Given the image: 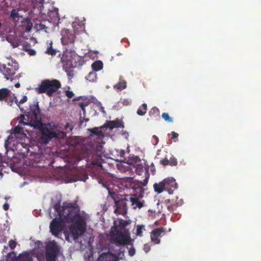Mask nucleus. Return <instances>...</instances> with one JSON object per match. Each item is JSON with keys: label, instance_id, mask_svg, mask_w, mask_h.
Wrapping results in <instances>:
<instances>
[{"label": "nucleus", "instance_id": "f257e3e1", "mask_svg": "<svg viewBox=\"0 0 261 261\" xmlns=\"http://www.w3.org/2000/svg\"><path fill=\"white\" fill-rule=\"evenodd\" d=\"M40 114V110L38 102H35L33 105H30V109L25 115H21V120L19 121V123L23 125H30L35 128L40 129L42 126V123Z\"/></svg>", "mask_w": 261, "mask_h": 261}, {"label": "nucleus", "instance_id": "f03ea898", "mask_svg": "<svg viewBox=\"0 0 261 261\" xmlns=\"http://www.w3.org/2000/svg\"><path fill=\"white\" fill-rule=\"evenodd\" d=\"M54 209L57 213L59 218L65 222L70 223L72 218L79 215L76 207L72 203L64 202L61 206L60 202L54 205Z\"/></svg>", "mask_w": 261, "mask_h": 261}, {"label": "nucleus", "instance_id": "7ed1b4c3", "mask_svg": "<svg viewBox=\"0 0 261 261\" xmlns=\"http://www.w3.org/2000/svg\"><path fill=\"white\" fill-rule=\"evenodd\" d=\"M72 223L68 226L69 233L74 240L77 239L80 236L83 235L86 230L87 222L85 216L80 214L72 218Z\"/></svg>", "mask_w": 261, "mask_h": 261}, {"label": "nucleus", "instance_id": "20e7f679", "mask_svg": "<svg viewBox=\"0 0 261 261\" xmlns=\"http://www.w3.org/2000/svg\"><path fill=\"white\" fill-rule=\"evenodd\" d=\"M108 198H111L114 201L115 214L123 216L127 214V206L129 204L128 195H125L123 198H120L115 192L109 191Z\"/></svg>", "mask_w": 261, "mask_h": 261}, {"label": "nucleus", "instance_id": "39448f33", "mask_svg": "<svg viewBox=\"0 0 261 261\" xmlns=\"http://www.w3.org/2000/svg\"><path fill=\"white\" fill-rule=\"evenodd\" d=\"M61 86L60 81L57 80H45L41 82L38 87L35 88V91L39 94L46 93L48 96H51Z\"/></svg>", "mask_w": 261, "mask_h": 261}, {"label": "nucleus", "instance_id": "423d86ee", "mask_svg": "<svg viewBox=\"0 0 261 261\" xmlns=\"http://www.w3.org/2000/svg\"><path fill=\"white\" fill-rule=\"evenodd\" d=\"M112 228L113 230L110 232L112 243L118 245H124L129 243L130 241V237L117 229L115 221Z\"/></svg>", "mask_w": 261, "mask_h": 261}, {"label": "nucleus", "instance_id": "0eeeda50", "mask_svg": "<svg viewBox=\"0 0 261 261\" xmlns=\"http://www.w3.org/2000/svg\"><path fill=\"white\" fill-rule=\"evenodd\" d=\"M60 249L55 241L49 242L45 249V258L46 261H57L59 254Z\"/></svg>", "mask_w": 261, "mask_h": 261}, {"label": "nucleus", "instance_id": "6e6552de", "mask_svg": "<svg viewBox=\"0 0 261 261\" xmlns=\"http://www.w3.org/2000/svg\"><path fill=\"white\" fill-rule=\"evenodd\" d=\"M18 70V66L12 64L8 63L7 65H0V72L3 73L7 80H12L13 76Z\"/></svg>", "mask_w": 261, "mask_h": 261}, {"label": "nucleus", "instance_id": "1a4fd4ad", "mask_svg": "<svg viewBox=\"0 0 261 261\" xmlns=\"http://www.w3.org/2000/svg\"><path fill=\"white\" fill-rule=\"evenodd\" d=\"M8 261H33V258L28 252L20 253L18 256L14 251H11L7 255Z\"/></svg>", "mask_w": 261, "mask_h": 261}, {"label": "nucleus", "instance_id": "9d476101", "mask_svg": "<svg viewBox=\"0 0 261 261\" xmlns=\"http://www.w3.org/2000/svg\"><path fill=\"white\" fill-rule=\"evenodd\" d=\"M62 220L59 218H54L50 222L49 228L51 234L58 236L64 228V225Z\"/></svg>", "mask_w": 261, "mask_h": 261}, {"label": "nucleus", "instance_id": "9b49d317", "mask_svg": "<svg viewBox=\"0 0 261 261\" xmlns=\"http://www.w3.org/2000/svg\"><path fill=\"white\" fill-rule=\"evenodd\" d=\"M136 172L138 175H141L143 172H144L145 178L143 180V181H139L137 184L134 186V188L137 189L139 188L140 190L141 191L143 187H145L147 184L148 183V179L149 177V173L147 170H144V167L142 166H137L136 168Z\"/></svg>", "mask_w": 261, "mask_h": 261}, {"label": "nucleus", "instance_id": "f8f14e48", "mask_svg": "<svg viewBox=\"0 0 261 261\" xmlns=\"http://www.w3.org/2000/svg\"><path fill=\"white\" fill-rule=\"evenodd\" d=\"M41 130V141L44 144H47L52 139L56 136V132L49 129L46 127H43L40 129Z\"/></svg>", "mask_w": 261, "mask_h": 261}, {"label": "nucleus", "instance_id": "ddd939ff", "mask_svg": "<svg viewBox=\"0 0 261 261\" xmlns=\"http://www.w3.org/2000/svg\"><path fill=\"white\" fill-rule=\"evenodd\" d=\"M129 204L134 209L137 208H141L145 205V201L141 200L137 194L128 195Z\"/></svg>", "mask_w": 261, "mask_h": 261}, {"label": "nucleus", "instance_id": "4468645a", "mask_svg": "<svg viewBox=\"0 0 261 261\" xmlns=\"http://www.w3.org/2000/svg\"><path fill=\"white\" fill-rule=\"evenodd\" d=\"M61 41L63 44L73 43L75 40V35L70 33L68 30H64L61 32Z\"/></svg>", "mask_w": 261, "mask_h": 261}, {"label": "nucleus", "instance_id": "2eb2a0df", "mask_svg": "<svg viewBox=\"0 0 261 261\" xmlns=\"http://www.w3.org/2000/svg\"><path fill=\"white\" fill-rule=\"evenodd\" d=\"M165 190L169 194H172L174 191L177 189V184L175 179L172 177L164 179Z\"/></svg>", "mask_w": 261, "mask_h": 261}, {"label": "nucleus", "instance_id": "dca6fc26", "mask_svg": "<svg viewBox=\"0 0 261 261\" xmlns=\"http://www.w3.org/2000/svg\"><path fill=\"white\" fill-rule=\"evenodd\" d=\"M48 17L49 18V21L50 22L53 23L54 28L56 26H58L60 20L58 9L55 8L53 10L50 11L48 12Z\"/></svg>", "mask_w": 261, "mask_h": 261}, {"label": "nucleus", "instance_id": "f3484780", "mask_svg": "<svg viewBox=\"0 0 261 261\" xmlns=\"http://www.w3.org/2000/svg\"><path fill=\"white\" fill-rule=\"evenodd\" d=\"M165 229L164 227H159L153 230L150 233L151 241L155 244H159L160 242L159 237H161L163 233H164Z\"/></svg>", "mask_w": 261, "mask_h": 261}, {"label": "nucleus", "instance_id": "a211bd4d", "mask_svg": "<svg viewBox=\"0 0 261 261\" xmlns=\"http://www.w3.org/2000/svg\"><path fill=\"white\" fill-rule=\"evenodd\" d=\"M118 257L113 253L108 252L102 253L98 257L97 261H118Z\"/></svg>", "mask_w": 261, "mask_h": 261}, {"label": "nucleus", "instance_id": "6ab92c4d", "mask_svg": "<svg viewBox=\"0 0 261 261\" xmlns=\"http://www.w3.org/2000/svg\"><path fill=\"white\" fill-rule=\"evenodd\" d=\"M106 126L110 129L114 128H124V125L122 121L118 119L113 121H108L107 122Z\"/></svg>", "mask_w": 261, "mask_h": 261}, {"label": "nucleus", "instance_id": "aec40b11", "mask_svg": "<svg viewBox=\"0 0 261 261\" xmlns=\"http://www.w3.org/2000/svg\"><path fill=\"white\" fill-rule=\"evenodd\" d=\"M165 186L164 179L159 183H155L153 185V188L155 192L158 194L161 193L163 191L165 190Z\"/></svg>", "mask_w": 261, "mask_h": 261}, {"label": "nucleus", "instance_id": "412c9836", "mask_svg": "<svg viewBox=\"0 0 261 261\" xmlns=\"http://www.w3.org/2000/svg\"><path fill=\"white\" fill-rule=\"evenodd\" d=\"M90 133V135L92 136H97L101 137L103 136V132L98 127H94L88 129Z\"/></svg>", "mask_w": 261, "mask_h": 261}, {"label": "nucleus", "instance_id": "4be33fe9", "mask_svg": "<svg viewBox=\"0 0 261 261\" xmlns=\"http://www.w3.org/2000/svg\"><path fill=\"white\" fill-rule=\"evenodd\" d=\"M10 90L6 88L0 89V101L5 100L8 96Z\"/></svg>", "mask_w": 261, "mask_h": 261}, {"label": "nucleus", "instance_id": "5701e85b", "mask_svg": "<svg viewBox=\"0 0 261 261\" xmlns=\"http://www.w3.org/2000/svg\"><path fill=\"white\" fill-rule=\"evenodd\" d=\"M126 87V82L124 80H120V82L113 86L114 89L121 91Z\"/></svg>", "mask_w": 261, "mask_h": 261}, {"label": "nucleus", "instance_id": "b1692460", "mask_svg": "<svg viewBox=\"0 0 261 261\" xmlns=\"http://www.w3.org/2000/svg\"><path fill=\"white\" fill-rule=\"evenodd\" d=\"M22 25L24 28L25 32H29L32 28L33 24L30 19L26 18L23 21H22Z\"/></svg>", "mask_w": 261, "mask_h": 261}, {"label": "nucleus", "instance_id": "393cba45", "mask_svg": "<svg viewBox=\"0 0 261 261\" xmlns=\"http://www.w3.org/2000/svg\"><path fill=\"white\" fill-rule=\"evenodd\" d=\"M147 110V105L146 103H143L137 110V113L138 115L144 116L146 114Z\"/></svg>", "mask_w": 261, "mask_h": 261}, {"label": "nucleus", "instance_id": "a878e982", "mask_svg": "<svg viewBox=\"0 0 261 261\" xmlns=\"http://www.w3.org/2000/svg\"><path fill=\"white\" fill-rule=\"evenodd\" d=\"M103 67L102 62L100 61H95L92 64V68L94 71H97Z\"/></svg>", "mask_w": 261, "mask_h": 261}, {"label": "nucleus", "instance_id": "bb28decb", "mask_svg": "<svg viewBox=\"0 0 261 261\" xmlns=\"http://www.w3.org/2000/svg\"><path fill=\"white\" fill-rule=\"evenodd\" d=\"M149 115L150 117H156L160 116V111L156 107L152 108L149 112Z\"/></svg>", "mask_w": 261, "mask_h": 261}, {"label": "nucleus", "instance_id": "cd10ccee", "mask_svg": "<svg viewBox=\"0 0 261 261\" xmlns=\"http://www.w3.org/2000/svg\"><path fill=\"white\" fill-rule=\"evenodd\" d=\"M45 53L49 55L55 56L57 53V50L53 48V43L49 44V46L47 48Z\"/></svg>", "mask_w": 261, "mask_h": 261}, {"label": "nucleus", "instance_id": "c85d7f7f", "mask_svg": "<svg viewBox=\"0 0 261 261\" xmlns=\"http://www.w3.org/2000/svg\"><path fill=\"white\" fill-rule=\"evenodd\" d=\"M171 200L170 199L166 200V202L167 204V209L170 212H173L178 207V205L176 204H170Z\"/></svg>", "mask_w": 261, "mask_h": 261}, {"label": "nucleus", "instance_id": "c756f323", "mask_svg": "<svg viewBox=\"0 0 261 261\" xmlns=\"http://www.w3.org/2000/svg\"><path fill=\"white\" fill-rule=\"evenodd\" d=\"M35 28L38 31L44 30L45 32H47L49 27L46 26V24H45L40 23H36L35 24Z\"/></svg>", "mask_w": 261, "mask_h": 261}, {"label": "nucleus", "instance_id": "7c9ffc66", "mask_svg": "<svg viewBox=\"0 0 261 261\" xmlns=\"http://www.w3.org/2000/svg\"><path fill=\"white\" fill-rule=\"evenodd\" d=\"M128 224V222L127 221L121 219L119 220V225L117 227L121 230H123Z\"/></svg>", "mask_w": 261, "mask_h": 261}, {"label": "nucleus", "instance_id": "2f4dec72", "mask_svg": "<svg viewBox=\"0 0 261 261\" xmlns=\"http://www.w3.org/2000/svg\"><path fill=\"white\" fill-rule=\"evenodd\" d=\"M145 230V226L143 225L137 226L136 234L137 236L142 237L143 236V230Z\"/></svg>", "mask_w": 261, "mask_h": 261}, {"label": "nucleus", "instance_id": "473e14b6", "mask_svg": "<svg viewBox=\"0 0 261 261\" xmlns=\"http://www.w3.org/2000/svg\"><path fill=\"white\" fill-rule=\"evenodd\" d=\"M27 100H28V97L25 95L23 96V97L22 98V99L19 101H18L16 99L15 102H16V105H17V106L20 108V111L21 112H22L23 109H21L20 108V105L23 103L24 102H26Z\"/></svg>", "mask_w": 261, "mask_h": 261}, {"label": "nucleus", "instance_id": "72a5a7b5", "mask_svg": "<svg viewBox=\"0 0 261 261\" xmlns=\"http://www.w3.org/2000/svg\"><path fill=\"white\" fill-rule=\"evenodd\" d=\"M162 117L166 121L168 122H172L173 119L172 118L169 116L167 113H163L162 115Z\"/></svg>", "mask_w": 261, "mask_h": 261}, {"label": "nucleus", "instance_id": "f704fd0d", "mask_svg": "<svg viewBox=\"0 0 261 261\" xmlns=\"http://www.w3.org/2000/svg\"><path fill=\"white\" fill-rule=\"evenodd\" d=\"M66 137V133L63 131H59L58 133L56 132V136L54 137L55 138L58 139H64Z\"/></svg>", "mask_w": 261, "mask_h": 261}, {"label": "nucleus", "instance_id": "c9c22d12", "mask_svg": "<svg viewBox=\"0 0 261 261\" xmlns=\"http://www.w3.org/2000/svg\"><path fill=\"white\" fill-rule=\"evenodd\" d=\"M101 158L100 156H99L97 158V159H96V160H93L92 161V164L94 165H96V166H99V167H102V165H101Z\"/></svg>", "mask_w": 261, "mask_h": 261}, {"label": "nucleus", "instance_id": "e433bc0d", "mask_svg": "<svg viewBox=\"0 0 261 261\" xmlns=\"http://www.w3.org/2000/svg\"><path fill=\"white\" fill-rule=\"evenodd\" d=\"M24 51L27 52L28 54L30 56H35L36 54V51L34 49L30 48H25Z\"/></svg>", "mask_w": 261, "mask_h": 261}, {"label": "nucleus", "instance_id": "4c0bfd02", "mask_svg": "<svg viewBox=\"0 0 261 261\" xmlns=\"http://www.w3.org/2000/svg\"><path fill=\"white\" fill-rule=\"evenodd\" d=\"M16 242L13 240H11L9 241V246L10 247V248L11 249H14L16 246Z\"/></svg>", "mask_w": 261, "mask_h": 261}, {"label": "nucleus", "instance_id": "58836bf2", "mask_svg": "<svg viewBox=\"0 0 261 261\" xmlns=\"http://www.w3.org/2000/svg\"><path fill=\"white\" fill-rule=\"evenodd\" d=\"M169 161V165L171 166H176L177 164V161L176 158L173 157L171 158Z\"/></svg>", "mask_w": 261, "mask_h": 261}, {"label": "nucleus", "instance_id": "ea45409f", "mask_svg": "<svg viewBox=\"0 0 261 261\" xmlns=\"http://www.w3.org/2000/svg\"><path fill=\"white\" fill-rule=\"evenodd\" d=\"M73 129V127L71 125H70L68 123H66V124L64 126V130L66 132H71Z\"/></svg>", "mask_w": 261, "mask_h": 261}, {"label": "nucleus", "instance_id": "a19ab883", "mask_svg": "<svg viewBox=\"0 0 261 261\" xmlns=\"http://www.w3.org/2000/svg\"><path fill=\"white\" fill-rule=\"evenodd\" d=\"M4 168L3 160L2 155L0 154V176L3 175L2 171Z\"/></svg>", "mask_w": 261, "mask_h": 261}, {"label": "nucleus", "instance_id": "79ce46f5", "mask_svg": "<svg viewBox=\"0 0 261 261\" xmlns=\"http://www.w3.org/2000/svg\"><path fill=\"white\" fill-rule=\"evenodd\" d=\"M11 44L13 48L17 47L20 45V42L18 41V39L16 38L14 41L12 42Z\"/></svg>", "mask_w": 261, "mask_h": 261}, {"label": "nucleus", "instance_id": "37998d69", "mask_svg": "<svg viewBox=\"0 0 261 261\" xmlns=\"http://www.w3.org/2000/svg\"><path fill=\"white\" fill-rule=\"evenodd\" d=\"M23 128L18 126H16L14 129V132L15 134H21L22 132Z\"/></svg>", "mask_w": 261, "mask_h": 261}, {"label": "nucleus", "instance_id": "c03bdc74", "mask_svg": "<svg viewBox=\"0 0 261 261\" xmlns=\"http://www.w3.org/2000/svg\"><path fill=\"white\" fill-rule=\"evenodd\" d=\"M12 139V137H11V136L9 135L5 141V146L6 149H7L9 145L10 144V139Z\"/></svg>", "mask_w": 261, "mask_h": 261}, {"label": "nucleus", "instance_id": "a18cd8bd", "mask_svg": "<svg viewBox=\"0 0 261 261\" xmlns=\"http://www.w3.org/2000/svg\"><path fill=\"white\" fill-rule=\"evenodd\" d=\"M65 95L68 98H71L74 94L72 91L67 90L65 91Z\"/></svg>", "mask_w": 261, "mask_h": 261}, {"label": "nucleus", "instance_id": "49530a36", "mask_svg": "<svg viewBox=\"0 0 261 261\" xmlns=\"http://www.w3.org/2000/svg\"><path fill=\"white\" fill-rule=\"evenodd\" d=\"M2 232H0V243H6L7 242V238L5 236L2 235Z\"/></svg>", "mask_w": 261, "mask_h": 261}, {"label": "nucleus", "instance_id": "de8ad7c7", "mask_svg": "<svg viewBox=\"0 0 261 261\" xmlns=\"http://www.w3.org/2000/svg\"><path fill=\"white\" fill-rule=\"evenodd\" d=\"M88 105L87 102H82L79 103V106L83 111H85V108Z\"/></svg>", "mask_w": 261, "mask_h": 261}, {"label": "nucleus", "instance_id": "09e8293b", "mask_svg": "<svg viewBox=\"0 0 261 261\" xmlns=\"http://www.w3.org/2000/svg\"><path fill=\"white\" fill-rule=\"evenodd\" d=\"M160 163L162 165H169V161L168 159H165L160 161Z\"/></svg>", "mask_w": 261, "mask_h": 261}, {"label": "nucleus", "instance_id": "8fccbe9b", "mask_svg": "<svg viewBox=\"0 0 261 261\" xmlns=\"http://www.w3.org/2000/svg\"><path fill=\"white\" fill-rule=\"evenodd\" d=\"M131 103V100L128 99H124L122 101V103L125 106L130 105Z\"/></svg>", "mask_w": 261, "mask_h": 261}, {"label": "nucleus", "instance_id": "3c124183", "mask_svg": "<svg viewBox=\"0 0 261 261\" xmlns=\"http://www.w3.org/2000/svg\"><path fill=\"white\" fill-rule=\"evenodd\" d=\"M171 139H174L176 138H177L178 137V134L177 133H175V132H172L171 133Z\"/></svg>", "mask_w": 261, "mask_h": 261}, {"label": "nucleus", "instance_id": "603ef678", "mask_svg": "<svg viewBox=\"0 0 261 261\" xmlns=\"http://www.w3.org/2000/svg\"><path fill=\"white\" fill-rule=\"evenodd\" d=\"M17 15H18V13L15 11V10L13 9L12 12H11V16L13 17V18H15V17H17Z\"/></svg>", "mask_w": 261, "mask_h": 261}, {"label": "nucleus", "instance_id": "864d4df0", "mask_svg": "<svg viewBox=\"0 0 261 261\" xmlns=\"http://www.w3.org/2000/svg\"><path fill=\"white\" fill-rule=\"evenodd\" d=\"M16 39V38H13L12 36H8L7 37V40L11 44L12 43V42L14 41Z\"/></svg>", "mask_w": 261, "mask_h": 261}, {"label": "nucleus", "instance_id": "5fc2aeb1", "mask_svg": "<svg viewBox=\"0 0 261 261\" xmlns=\"http://www.w3.org/2000/svg\"><path fill=\"white\" fill-rule=\"evenodd\" d=\"M9 205L8 203H5L4 205H3V208L4 210L5 211H7L8 209H9Z\"/></svg>", "mask_w": 261, "mask_h": 261}, {"label": "nucleus", "instance_id": "6e6d98bb", "mask_svg": "<svg viewBox=\"0 0 261 261\" xmlns=\"http://www.w3.org/2000/svg\"><path fill=\"white\" fill-rule=\"evenodd\" d=\"M30 44L28 43V42H25V43L23 44V49L24 50V49L27 47V48H30Z\"/></svg>", "mask_w": 261, "mask_h": 261}, {"label": "nucleus", "instance_id": "4d7b16f0", "mask_svg": "<svg viewBox=\"0 0 261 261\" xmlns=\"http://www.w3.org/2000/svg\"><path fill=\"white\" fill-rule=\"evenodd\" d=\"M144 249L146 252H147L150 250V246L147 245H145Z\"/></svg>", "mask_w": 261, "mask_h": 261}, {"label": "nucleus", "instance_id": "13d9d810", "mask_svg": "<svg viewBox=\"0 0 261 261\" xmlns=\"http://www.w3.org/2000/svg\"><path fill=\"white\" fill-rule=\"evenodd\" d=\"M135 250L134 249H130L129 250V254L130 256H133L135 254Z\"/></svg>", "mask_w": 261, "mask_h": 261}, {"label": "nucleus", "instance_id": "bf43d9fd", "mask_svg": "<svg viewBox=\"0 0 261 261\" xmlns=\"http://www.w3.org/2000/svg\"><path fill=\"white\" fill-rule=\"evenodd\" d=\"M88 178V176L87 174L86 173H84V177L82 179V180H83V181H85Z\"/></svg>", "mask_w": 261, "mask_h": 261}, {"label": "nucleus", "instance_id": "052dcab7", "mask_svg": "<svg viewBox=\"0 0 261 261\" xmlns=\"http://www.w3.org/2000/svg\"><path fill=\"white\" fill-rule=\"evenodd\" d=\"M153 138L156 140V144H157L159 141V139H158V137L155 135H153Z\"/></svg>", "mask_w": 261, "mask_h": 261}, {"label": "nucleus", "instance_id": "680f3d73", "mask_svg": "<svg viewBox=\"0 0 261 261\" xmlns=\"http://www.w3.org/2000/svg\"><path fill=\"white\" fill-rule=\"evenodd\" d=\"M95 76V73H92V72H91V73H90L89 74V75H88V77H91V76Z\"/></svg>", "mask_w": 261, "mask_h": 261}, {"label": "nucleus", "instance_id": "e2e57ef3", "mask_svg": "<svg viewBox=\"0 0 261 261\" xmlns=\"http://www.w3.org/2000/svg\"><path fill=\"white\" fill-rule=\"evenodd\" d=\"M20 85L19 83H17L16 84H15V87L16 88H19L20 87Z\"/></svg>", "mask_w": 261, "mask_h": 261}, {"label": "nucleus", "instance_id": "0e129e2a", "mask_svg": "<svg viewBox=\"0 0 261 261\" xmlns=\"http://www.w3.org/2000/svg\"><path fill=\"white\" fill-rule=\"evenodd\" d=\"M38 243H39V244H41V241H38Z\"/></svg>", "mask_w": 261, "mask_h": 261}, {"label": "nucleus", "instance_id": "69168bd1", "mask_svg": "<svg viewBox=\"0 0 261 261\" xmlns=\"http://www.w3.org/2000/svg\"><path fill=\"white\" fill-rule=\"evenodd\" d=\"M40 2H41V4H42V3H43L42 2H43V1H40Z\"/></svg>", "mask_w": 261, "mask_h": 261}, {"label": "nucleus", "instance_id": "338daca9", "mask_svg": "<svg viewBox=\"0 0 261 261\" xmlns=\"http://www.w3.org/2000/svg\"><path fill=\"white\" fill-rule=\"evenodd\" d=\"M117 55H121V54L120 53H118Z\"/></svg>", "mask_w": 261, "mask_h": 261}]
</instances>
